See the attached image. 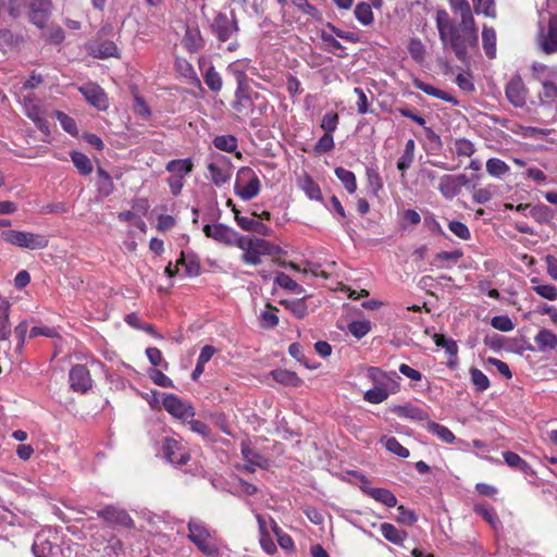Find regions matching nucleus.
<instances>
[{"mask_svg": "<svg viewBox=\"0 0 557 557\" xmlns=\"http://www.w3.org/2000/svg\"><path fill=\"white\" fill-rule=\"evenodd\" d=\"M210 28L212 34L221 42L230 40L233 35L239 30L237 21L235 18H228L225 13H218L213 18Z\"/></svg>", "mask_w": 557, "mask_h": 557, "instance_id": "nucleus-9", "label": "nucleus"}, {"mask_svg": "<svg viewBox=\"0 0 557 557\" xmlns=\"http://www.w3.org/2000/svg\"><path fill=\"white\" fill-rule=\"evenodd\" d=\"M267 310L261 312V326L263 329H274L278 324V317L276 314L277 308L268 302Z\"/></svg>", "mask_w": 557, "mask_h": 557, "instance_id": "nucleus-47", "label": "nucleus"}, {"mask_svg": "<svg viewBox=\"0 0 557 557\" xmlns=\"http://www.w3.org/2000/svg\"><path fill=\"white\" fill-rule=\"evenodd\" d=\"M355 16L362 25H370L374 20L372 8L367 2H359L356 5Z\"/></svg>", "mask_w": 557, "mask_h": 557, "instance_id": "nucleus-49", "label": "nucleus"}, {"mask_svg": "<svg viewBox=\"0 0 557 557\" xmlns=\"http://www.w3.org/2000/svg\"><path fill=\"white\" fill-rule=\"evenodd\" d=\"M164 458L172 465L183 466L190 459L189 450L184 444L173 437H165L162 444Z\"/></svg>", "mask_w": 557, "mask_h": 557, "instance_id": "nucleus-8", "label": "nucleus"}, {"mask_svg": "<svg viewBox=\"0 0 557 557\" xmlns=\"http://www.w3.org/2000/svg\"><path fill=\"white\" fill-rule=\"evenodd\" d=\"M92 53L95 57L100 59L117 58L119 48L113 41L104 40L97 44V46L92 50Z\"/></svg>", "mask_w": 557, "mask_h": 557, "instance_id": "nucleus-38", "label": "nucleus"}, {"mask_svg": "<svg viewBox=\"0 0 557 557\" xmlns=\"http://www.w3.org/2000/svg\"><path fill=\"white\" fill-rule=\"evenodd\" d=\"M97 175L100 178L98 182V194L101 197H109L114 190L111 175L102 168L97 169Z\"/></svg>", "mask_w": 557, "mask_h": 557, "instance_id": "nucleus-37", "label": "nucleus"}, {"mask_svg": "<svg viewBox=\"0 0 557 557\" xmlns=\"http://www.w3.org/2000/svg\"><path fill=\"white\" fill-rule=\"evenodd\" d=\"M470 380L478 393L485 392L491 385L488 377L478 368L470 369Z\"/></svg>", "mask_w": 557, "mask_h": 557, "instance_id": "nucleus-45", "label": "nucleus"}, {"mask_svg": "<svg viewBox=\"0 0 557 557\" xmlns=\"http://www.w3.org/2000/svg\"><path fill=\"white\" fill-rule=\"evenodd\" d=\"M280 305L287 309L297 319H304L308 314L306 296L297 299H282L280 300Z\"/></svg>", "mask_w": 557, "mask_h": 557, "instance_id": "nucleus-29", "label": "nucleus"}, {"mask_svg": "<svg viewBox=\"0 0 557 557\" xmlns=\"http://www.w3.org/2000/svg\"><path fill=\"white\" fill-rule=\"evenodd\" d=\"M11 335L10 305L0 308V342L9 339Z\"/></svg>", "mask_w": 557, "mask_h": 557, "instance_id": "nucleus-50", "label": "nucleus"}, {"mask_svg": "<svg viewBox=\"0 0 557 557\" xmlns=\"http://www.w3.org/2000/svg\"><path fill=\"white\" fill-rule=\"evenodd\" d=\"M24 107L26 115L33 121H37L39 117L44 116V110L42 108L35 102L33 99L25 97L24 99Z\"/></svg>", "mask_w": 557, "mask_h": 557, "instance_id": "nucleus-63", "label": "nucleus"}, {"mask_svg": "<svg viewBox=\"0 0 557 557\" xmlns=\"http://www.w3.org/2000/svg\"><path fill=\"white\" fill-rule=\"evenodd\" d=\"M78 90L85 100L99 111H106L109 108L108 95L98 84L89 82L79 86Z\"/></svg>", "mask_w": 557, "mask_h": 557, "instance_id": "nucleus-11", "label": "nucleus"}, {"mask_svg": "<svg viewBox=\"0 0 557 557\" xmlns=\"http://www.w3.org/2000/svg\"><path fill=\"white\" fill-rule=\"evenodd\" d=\"M69 379L71 388L76 393L85 394L92 386L90 372L85 364L73 366Z\"/></svg>", "mask_w": 557, "mask_h": 557, "instance_id": "nucleus-14", "label": "nucleus"}, {"mask_svg": "<svg viewBox=\"0 0 557 557\" xmlns=\"http://www.w3.org/2000/svg\"><path fill=\"white\" fill-rule=\"evenodd\" d=\"M540 224H547L553 219V211L546 205L532 206L528 213Z\"/></svg>", "mask_w": 557, "mask_h": 557, "instance_id": "nucleus-42", "label": "nucleus"}, {"mask_svg": "<svg viewBox=\"0 0 557 557\" xmlns=\"http://www.w3.org/2000/svg\"><path fill=\"white\" fill-rule=\"evenodd\" d=\"M261 183L255 171L249 166L239 169L235 183V194L243 200H250L260 193Z\"/></svg>", "mask_w": 557, "mask_h": 557, "instance_id": "nucleus-6", "label": "nucleus"}, {"mask_svg": "<svg viewBox=\"0 0 557 557\" xmlns=\"http://www.w3.org/2000/svg\"><path fill=\"white\" fill-rule=\"evenodd\" d=\"M270 523L273 532L277 536V542L280 546L286 550L294 549L295 545L293 539L288 534L283 533L277 523L272 518H270Z\"/></svg>", "mask_w": 557, "mask_h": 557, "instance_id": "nucleus-59", "label": "nucleus"}, {"mask_svg": "<svg viewBox=\"0 0 557 557\" xmlns=\"http://www.w3.org/2000/svg\"><path fill=\"white\" fill-rule=\"evenodd\" d=\"M206 237L211 238L225 246H236L237 239L240 235L232 227L222 224H206L202 227Z\"/></svg>", "mask_w": 557, "mask_h": 557, "instance_id": "nucleus-10", "label": "nucleus"}, {"mask_svg": "<svg viewBox=\"0 0 557 557\" xmlns=\"http://www.w3.org/2000/svg\"><path fill=\"white\" fill-rule=\"evenodd\" d=\"M274 282L282 288L293 292L297 295H300L305 292L301 285H299L296 281H294L288 274L284 272H278L275 276Z\"/></svg>", "mask_w": 557, "mask_h": 557, "instance_id": "nucleus-43", "label": "nucleus"}, {"mask_svg": "<svg viewBox=\"0 0 557 557\" xmlns=\"http://www.w3.org/2000/svg\"><path fill=\"white\" fill-rule=\"evenodd\" d=\"M532 77L541 85L539 100L542 106L553 107L557 103V65L533 62Z\"/></svg>", "mask_w": 557, "mask_h": 557, "instance_id": "nucleus-2", "label": "nucleus"}, {"mask_svg": "<svg viewBox=\"0 0 557 557\" xmlns=\"http://www.w3.org/2000/svg\"><path fill=\"white\" fill-rule=\"evenodd\" d=\"M496 30L484 24L482 28V46L486 57L490 59H494L496 57Z\"/></svg>", "mask_w": 557, "mask_h": 557, "instance_id": "nucleus-25", "label": "nucleus"}, {"mask_svg": "<svg viewBox=\"0 0 557 557\" xmlns=\"http://www.w3.org/2000/svg\"><path fill=\"white\" fill-rule=\"evenodd\" d=\"M381 533L382 535L389 542L396 545H401L404 541L407 539V532L404 530L397 529L395 525L388 522H384L381 524Z\"/></svg>", "mask_w": 557, "mask_h": 557, "instance_id": "nucleus-33", "label": "nucleus"}, {"mask_svg": "<svg viewBox=\"0 0 557 557\" xmlns=\"http://www.w3.org/2000/svg\"><path fill=\"white\" fill-rule=\"evenodd\" d=\"M448 228L459 239L469 240L471 238V232L469 227L460 221H450L448 223Z\"/></svg>", "mask_w": 557, "mask_h": 557, "instance_id": "nucleus-64", "label": "nucleus"}, {"mask_svg": "<svg viewBox=\"0 0 557 557\" xmlns=\"http://www.w3.org/2000/svg\"><path fill=\"white\" fill-rule=\"evenodd\" d=\"M1 238L8 244L30 250L45 249L49 245L46 235L16 230L3 231Z\"/></svg>", "mask_w": 557, "mask_h": 557, "instance_id": "nucleus-5", "label": "nucleus"}, {"mask_svg": "<svg viewBox=\"0 0 557 557\" xmlns=\"http://www.w3.org/2000/svg\"><path fill=\"white\" fill-rule=\"evenodd\" d=\"M164 409L177 419H187L195 416V410L191 405L184 403L180 397L174 394H169L163 398Z\"/></svg>", "mask_w": 557, "mask_h": 557, "instance_id": "nucleus-16", "label": "nucleus"}, {"mask_svg": "<svg viewBox=\"0 0 557 557\" xmlns=\"http://www.w3.org/2000/svg\"><path fill=\"white\" fill-rule=\"evenodd\" d=\"M188 540L206 556H216L219 547L215 531L210 530L205 523L189 520L187 524Z\"/></svg>", "mask_w": 557, "mask_h": 557, "instance_id": "nucleus-3", "label": "nucleus"}, {"mask_svg": "<svg viewBox=\"0 0 557 557\" xmlns=\"http://www.w3.org/2000/svg\"><path fill=\"white\" fill-rule=\"evenodd\" d=\"M412 84L417 89L423 91L424 94H426L431 97L441 99V100L451 103V104L458 103L457 99L454 96H451L448 92H446L440 88H436L419 78H414Z\"/></svg>", "mask_w": 557, "mask_h": 557, "instance_id": "nucleus-22", "label": "nucleus"}, {"mask_svg": "<svg viewBox=\"0 0 557 557\" xmlns=\"http://www.w3.org/2000/svg\"><path fill=\"white\" fill-rule=\"evenodd\" d=\"M71 160L81 175H89L92 172V164L90 159L83 152H71Z\"/></svg>", "mask_w": 557, "mask_h": 557, "instance_id": "nucleus-39", "label": "nucleus"}, {"mask_svg": "<svg viewBox=\"0 0 557 557\" xmlns=\"http://www.w3.org/2000/svg\"><path fill=\"white\" fill-rule=\"evenodd\" d=\"M453 149L458 157H471L475 152L474 145L467 138L455 139Z\"/></svg>", "mask_w": 557, "mask_h": 557, "instance_id": "nucleus-52", "label": "nucleus"}, {"mask_svg": "<svg viewBox=\"0 0 557 557\" xmlns=\"http://www.w3.org/2000/svg\"><path fill=\"white\" fill-rule=\"evenodd\" d=\"M272 379L283 385L297 387L302 383V380L297 375L296 372L276 369L271 371Z\"/></svg>", "mask_w": 557, "mask_h": 557, "instance_id": "nucleus-31", "label": "nucleus"}, {"mask_svg": "<svg viewBox=\"0 0 557 557\" xmlns=\"http://www.w3.org/2000/svg\"><path fill=\"white\" fill-rule=\"evenodd\" d=\"M486 171L490 175L499 177L509 171V166L498 158H491L486 161Z\"/></svg>", "mask_w": 557, "mask_h": 557, "instance_id": "nucleus-53", "label": "nucleus"}, {"mask_svg": "<svg viewBox=\"0 0 557 557\" xmlns=\"http://www.w3.org/2000/svg\"><path fill=\"white\" fill-rule=\"evenodd\" d=\"M449 5L460 20L457 22L446 10L438 9L435 15L438 37L444 49L451 50L457 60L466 62L469 51L479 47V29L467 0H454Z\"/></svg>", "mask_w": 557, "mask_h": 557, "instance_id": "nucleus-1", "label": "nucleus"}, {"mask_svg": "<svg viewBox=\"0 0 557 557\" xmlns=\"http://www.w3.org/2000/svg\"><path fill=\"white\" fill-rule=\"evenodd\" d=\"M97 516L102 518L103 521L111 528H125L132 530L135 528V522L129 513L113 505H107L101 510L97 511Z\"/></svg>", "mask_w": 557, "mask_h": 557, "instance_id": "nucleus-7", "label": "nucleus"}, {"mask_svg": "<svg viewBox=\"0 0 557 557\" xmlns=\"http://www.w3.org/2000/svg\"><path fill=\"white\" fill-rule=\"evenodd\" d=\"M203 81L210 90L219 92L222 89V77L213 65L203 74Z\"/></svg>", "mask_w": 557, "mask_h": 557, "instance_id": "nucleus-46", "label": "nucleus"}, {"mask_svg": "<svg viewBox=\"0 0 557 557\" xmlns=\"http://www.w3.org/2000/svg\"><path fill=\"white\" fill-rule=\"evenodd\" d=\"M469 183L465 174L459 175H443L440 180L438 190L446 199H453L459 193L462 186Z\"/></svg>", "mask_w": 557, "mask_h": 557, "instance_id": "nucleus-17", "label": "nucleus"}, {"mask_svg": "<svg viewBox=\"0 0 557 557\" xmlns=\"http://www.w3.org/2000/svg\"><path fill=\"white\" fill-rule=\"evenodd\" d=\"M55 117L60 122L62 128L72 136L78 135V128L73 117L69 116L64 112L55 111Z\"/></svg>", "mask_w": 557, "mask_h": 557, "instance_id": "nucleus-58", "label": "nucleus"}, {"mask_svg": "<svg viewBox=\"0 0 557 557\" xmlns=\"http://www.w3.org/2000/svg\"><path fill=\"white\" fill-rule=\"evenodd\" d=\"M213 145L219 150H222V151H225V152H230V153L234 152L235 157L237 159H242L243 158L242 152L237 151V147H238L237 138L235 136H233V135H220V136H216L213 139Z\"/></svg>", "mask_w": 557, "mask_h": 557, "instance_id": "nucleus-30", "label": "nucleus"}, {"mask_svg": "<svg viewBox=\"0 0 557 557\" xmlns=\"http://www.w3.org/2000/svg\"><path fill=\"white\" fill-rule=\"evenodd\" d=\"M362 492L375 502L381 503L388 508L397 506L396 496L387 488L363 486Z\"/></svg>", "mask_w": 557, "mask_h": 557, "instance_id": "nucleus-20", "label": "nucleus"}, {"mask_svg": "<svg viewBox=\"0 0 557 557\" xmlns=\"http://www.w3.org/2000/svg\"><path fill=\"white\" fill-rule=\"evenodd\" d=\"M504 460L507 463L508 467L519 470L523 472L524 474H535V472L532 470L531 466L522 459L518 454L513 451H505L503 454Z\"/></svg>", "mask_w": 557, "mask_h": 557, "instance_id": "nucleus-32", "label": "nucleus"}, {"mask_svg": "<svg viewBox=\"0 0 557 557\" xmlns=\"http://www.w3.org/2000/svg\"><path fill=\"white\" fill-rule=\"evenodd\" d=\"M539 47L545 54H553L557 52V23L550 21L548 23L547 32L540 35L537 40Z\"/></svg>", "mask_w": 557, "mask_h": 557, "instance_id": "nucleus-18", "label": "nucleus"}, {"mask_svg": "<svg viewBox=\"0 0 557 557\" xmlns=\"http://www.w3.org/2000/svg\"><path fill=\"white\" fill-rule=\"evenodd\" d=\"M207 169L210 180L216 186H221L231 178V170L227 166H220L212 162L208 164Z\"/></svg>", "mask_w": 557, "mask_h": 557, "instance_id": "nucleus-36", "label": "nucleus"}, {"mask_svg": "<svg viewBox=\"0 0 557 557\" xmlns=\"http://www.w3.org/2000/svg\"><path fill=\"white\" fill-rule=\"evenodd\" d=\"M371 330V323L368 320L352 321L348 324V331L356 338L360 339L366 336Z\"/></svg>", "mask_w": 557, "mask_h": 557, "instance_id": "nucleus-60", "label": "nucleus"}, {"mask_svg": "<svg viewBox=\"0 0 557 557\" xmlns=\"http://www.w3.org/2000/svg\"><path fill=\"white\" fill-rule=\"evenodd\" d=\"M236 223L238 226L246 232H255L260 235H269L270 228L262 222L255 220L253 218L236 215Z\"/></svg>", "mask_w": 557, "mask_h": 557, "instance_id": "nucleus-26", "label": "nucleus"}, {"mask_svg": "<svg viewBox=\"0 0 557 557\" xmlns=\"http://www.w3.org/2000/svg\"><path fill=\"white\" fill-rule=\"evenodd\" d=\"M473 511L481 516L494 530H497L500 527V520L493 507L476 504L473 507Z\"/></svg>", "mask_w": 557, "mask_h": 557, "instance_id": "nucleus-35", "label": "nucleus"}, {"mask_svg": "<svg viewBox=\"0 0 557 557\" xmlns=\"http://www.w3.org/2000/svg\"><path fill=\"white\" fill-rule=\"evenodd\" d=\"M51 0H28L27 15L32 24L39 28H44L51 15Z\"/></svg>", "mask_w": 557, "mask_h": 557, "instance_id": "nucleus-12", "label": "nucleus"}, {"mask_svg": "<svg viewBox=\"0 0 557 557\" xmlns=\"http://www.w3.org/2000/svg\"><path fill=\"white\" fill-rule=\"evenodd\" d=\"M434 343L437 347H442L450 356H456L458 352L457 343L454 339L446 338L443 334H435Z\"/></svg>", "mask_w": 557, "mask_h": 557, "instance_id": "nucleus-61", "label": "nucleus"}, {"mask_svg": "<svg viewBox=\"0 0 557 557\" xmlns=\"http://www.w3.org/2000/svg\"><path fill=\"white\" fill-rule=\"evenodd\" d=\"M393 412L396 413L399 418H406L413 421H425L428 423L430 420L429 413L424 409L411 404L396 406L393 409Z\"/></svg>", "mask_w": 557, "mask_h": 557, "instance_id": "nucleus-21", "label": "nucleus"}, {"mask_svg": "<svg viewBox=\"0 0 557 557\" xmlns=\"http://www.w3.org/2000/svg\"><path fill=\"white\" fill-rule=\"evenodd\" d=\"M367 372L368 379L372 382L373 387L388 389L392 394H396L399 391V383L396 381L399 376H397L395 372L388 374L376 367H369Z\"/></svg>", "mask_w": 557, "mask_h": 557, "instance_id": "nucleus-13", "label": "nucleus"}, {"mask_svg": "<svg viewBox=\"0 0 557 557\" xmlns=\"http://www.w3.org/2000/svg\"><path fill=\"white\" fill-rule=\"evenodd\" d=\"M293 5L301 12L304 15L308 16L312 21H320L322 18V13L318 10L317 7L311 4L308 0H290Z\"/></svg>", "mask_w": 557, "mask_h": 557, "instance_id": "nucleus-41", "label": "nucleus"}, {"mask_svg": "<svg viewBox=\"0 0 557 557\" xmlns=\"http://www.w3.org/2000/svg\"><path fill=\"white\" fill-rule=\"evenodd\" d=\"M242 455L246 462L251 463V466L262 467V462L264 461L263 457L258 454L249 443H242Z\"/></svg>", "mask_w": 557, "mask_h": 557, "instance_id": "nucleus-51", "label": "nucleus"}, {"mask_svg": "<svg viewBox=\"0 0 557 557\" xmlns=\"http://www.w3.org/2000/svg\"><path fill=\"white\" fill-rule=\"evenodd\" d=\"M299 187L309 199L317 201L323 200L320 186L309 174L305 173L304 176L299 178Z\"/></svg>", "mask_w": 557, "mask_h": 557, "instance_id": "nucleus-28", "label": "nucleus"}, {"mask_svg": "<svg viewBox=\"0 0 557 557\" xmlns=\"http://www.w3.org/2000/svg\"><path fill=\"white\" fill-rule=\"evenodd\" d=\"M463 257L461 249H455L453 251H441L437 252L432 261V264L438 269H449L453 264H456Z\"/></svg>", "mask_w": 557, "mask_h": 557, "instance_id": "nucleus-23", "label": "nucleus"}, {"mask_svg": "<svg viewBox=\"0 0 557 557\" xmlns=\"http://www.w3.org/2000/svg\"><path fill=\"white\" fill-rule=\"evenodd\" d=\"M505 94L508 101L516 108H522L527 103L529 89L519 75L513 76L506 85Z\"/></svg>", "mask_w": 557, "mask_h": 557, "instance_id": "nucleus-15", "label": "nucleus"}, {"mask_svg": "<svg viewBox=\"0 0 557 557\" xmlns=\"http://www.w3.org/2000/svg\"><path fill=\"white\" fill-rule=\"evenodd\" d=\"M194 169V163L191 159H174L166 163L165 170L170 173H173V176L184 178L188 175Z\"/></svg>", "mask_w": 557, "mask_h": 557, "instance_id": "nucleus-27", "label": "nucleus"}, {"mask_svg": "<svg viewBox=\"0 0 557 557\" xmlns=\"http://www.w3.org/2000/svg\"><path fill=\"white\" fill-rule=\"evenodd\" d=\"M336 177L343 183L349 194H354L357 189V181L355 174L342 166L335 169Z\"/></svg>", "mask_w": 557, "mask_h": 557, "instance_id": "nucleus-44", "label": "nucleus"}, {"mask_svg": "<svg viewBox=\"0 0 557 557\" xmlns=\"http://www.w3.org/2000/svg\"><path fill=\"white\" fill-rule=\"evenodd\" d=\"M58 547L48 539L45 533H37L32 546L35 557H53Z\"/></svg>", "mask_w": 557, "mask_h": 557, "instance_id": "nucleus-19", "label": "nucleus"}, {"mask_svg": "<svg viewBox=\"0 0 557 557\" xmlns=\"http://www.w3.org/2000/svg\"><path fill=\"white\" fill-rule=\"evenodd\" d=\"M177 265L184 267L187 276H197L200 273V262L197 257H185L184 251L181 252V257L177 260Z\"/></svg>", "mask_w": 557, "mask_h": 557, "instance_id": "nucleus-40", "label": "nucleus"}, {"mask_svg": "<svg viewBox=\"0 0 557 557\" xmlns=\"http://www.w3.org/2000/svg\"><path fill=\"white\" fill-rule=\"evenodd\" d=\"M534 342L537 350L542 352L557 348V335L548 329L540 330L534 336Z\"/></svg>", "mask_w": 557, "mask_h": 557, "instance_id": "nucleus-24", "label": "nucleus"}, {"mask_svg": "<svg viewBox=\"0 0 557 557\" xmlns=\"http://www.w3.org/2000/svg\"><path fill=\"white\" fill-rule=\"evenodd\" d=\"M338 124V114L336 112L330 111L323 115L320 127L324 131V133L333 134L337 129Z\"/></svg>", "mask_w": 557, "mask_h": 557, "instance_id": "nucleus-57", "label": "nucleus"}, {"mask_svg": "<svg viewBox=\"0 0 557 557\" xmlns=\"http://www.w3.org/2000/svg\"><path fill=\"white\" fill-rule=\"evenodd\" d=\"M236 247L243 250L242 261L250 265L260 264L261 257L270 255L272 251V245L258 237L239 236Z\"/></svg>", "mask_w": 557, "mask_h": 557, "instance_id": "nucleus-4", "label": "nucleus"}, {"mask_svg": "<svg viewBox=\"0 0 557 557\" xmlns=\"http://www.w3.org/2000/svg\"><path fill=\"white\" fill-rule=\"evenodd\" d=\"M476 14H484L487 17H496L494 0H472Z\"/></svg>", "mask_w": 557, "mask_h": 557, "instance_id": "nucleus-56", "label": "nucleus"}, {"mask_svg": "<svg viewBox=\"0 0 557 557\" xmlns=\"http://www.w3.org/2000/svg\"><path fill=\"white\" fill-rule=\"evenodd\" d=\"M408 51L411 58L418 62L422 63L425 59V47L423 42L419 38H411L408 44Z\"/></svg>", "mask_w": 557, "mask_h": 557, "instance_id": "nucleus-54", "label": "nucleus"}, {"mask_svg": "<svg viewBox=\"0 0 557 557\" xmlns=\"http://www.w3.org/2000/svg\"><path fill=\"white\" fill-rule=\"evenodd\" d=\"M389 394H392V392H389L388 389L373 387L364 393L363 399L370 404L376 405L386 400Z\"/></svg>", "mask_w": 557, "mask_h": 557, "instance_id": "nucleus-55", "label": "nucleus"}, {"mask_svg": "<svg viewBox=\"0 0 557 557\" xmlns=\"http://www.w3.org/2000/svg\"><path fill=\"white\" fill-rule=\"evenodd\" d=\"M382 443H384V446L385 448L392 453V454H395L397 455L398 457L400 458H408L410 453H409V449H407L406 447H404L399 441L394 437V436H391V437H383L381 440Z\"/></svg>", "mask_w": 557, "mask_h": 557, "instance_id": "nucleus-48", "label": "nucleus"}, {"mask_svg": "<svg viewBox=\"0 0 557 557\" xmlns=\"http://www.w3.org/2000/svg\"><path fill=\"white\" fill-rule=\"evenodd\" d=\"M425 429L428 432L436 435L442 442L453 444L456 440L454 433L445 425L429 420Z\"/></svg>", "mask_w": 557, "mask_h": 557, "instance_id": "nucleus-34", "label": "nucleus"}, {"mask_svg": "<svg viewBox=\"0 0 557 557\" xmlns=\"http://www.w3.org/2000/svg\"><path fill=\"white\" fill-rule=\"evenodd\" d=\"M335 147L333 134L324 135L315 143L314 152L318 154L327 153L332 151Z\"/></svg>", "mask_w": 557, "mask_h": 557, "instance_id": "nucleus-62", "label": "nucleus"}]
</instances>
